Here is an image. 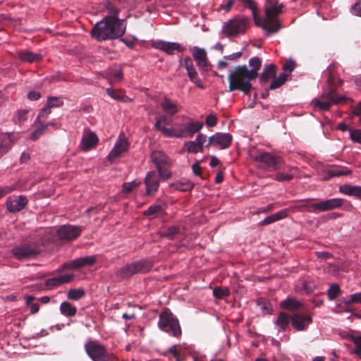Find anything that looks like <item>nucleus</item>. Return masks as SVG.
Instances as JSON below:
<instances>
[{"mask_svg":"<svg viewBox=\"0 0 361 361\" xmlns=\"http://www.w3.org/2000/svg\"><path fill=\"white\" fill-rule=\"evenodd\" d=\"M126 29L124 20L116 16H107L93 26L90 35L97 41L114 39L123 36Z\"/></svg>","mask_w":361,"mask_h":361,"instance_id":"f257e3e1","label":"nucleus"},{"mask_svg":"<svg viewBox=\"0 0 361 361\" xmlns=\"http://www.w3.org/2000/svg\"><path fill=\"white\" fill-rule=\"evenodd\" d=\"M228 80L229 81V92L239 90L247 95L252 89L251 81L255 78L252 76V72L248 71L247 66L243 65L237 66L230 70Z\"/></svg>","mask_w":361,"mask_h":361,"instance_id":"f03ea898","label":"nucleus"},{"mask_svg":"<svg viewBox=\"0 0 361 361\" xmlns=\"http://www.w3.org/2000/svg\"><path fill=\"white\" fill-rule=\"evenodd\" d=\"M312 199L302 200L300 204L291 207L292 209L297 210L300 212L319 213L324 212L343 207L345 200L341 198H331L319 200L317 202H312Z\"/></svg>","mask_w":361,"mask_h":361,"instance_id":"7ed1b4c3","label":"nucleus"},{"mask_svg":"<svg viewBox=\"0 0 361 361\" xmlns=\"http://www.w3.org/2000/svg\"><path fill=\"white\" fill-rule=\"evenodd\" d=\"M283 4H275L265 10L266 18L262 19L260 25L264 30L269 34L278 32L281 25L278 16L283 13Z\"/></svg>","mask_w":361,"mask_h":361,"instance_id":"20e7f679","label":"nucleus"},{"mask_svg":"<svg viewBox=\"0 0 361 361\" xmlns=\"http://www.w3.org/2000/svg\"><path fill=\"white\" fill-rule=\"evenodd\" d=\"M249 27L250 19L248 18L237 16L224 23L222 32L227 37H237L245 34Z\"/></svg>","mask_w":361,"mask_h":361,"instance_id":"39448f33","label":"nucleus"},{"mask_svg":"<svg viewBox=\"0 0 361 361\" xmlns=\"http://www.w3.org/2000/svg\"><path fill=\"white\" fill-rule=\"evenodd\" d=\"M152 266L151 261L142 259L126 264L116 271V276L119 279H129L135 274L149 272Z\"/></svg>","mask_w":361,"mask_h":361,"instance_id":"423d86ee","label":"nucleus"},{"mask_svg":"<svg viewBox=\"0 0 361 361\" xmlns=\"http://www.w3.org/2000/svg\"><path fill=\"white\" fill-rule=\"evenodd\" d=\"M158 326L160 329L173 336L178 337L181 335L178 319L173 315L169 309H166L159 314Z\"/></svg>","mask_w":361,"mask_h":361,"instance_id":"0eeeda50","label":"nucleus"},{"mask_svg":"<svg viewBox=\"0 0 361 361\" xmlns=\"http://www.w3.org/2000/svg\"><path fill=\"white\" fill-rule=\"evenodd\" d=\"M254 160L260 164L262 168L268 171H278L284 165V160L280 156L267 152H259Z\"/></svg>","mask_w":361,"mask_h":361,"instance_id":"6e6552de","label":"nucleus"},{"mask_svg":"<svg viewBox=\"0 0 361 361\" xmlns=\"http://www.w3.org/2000/svg\"><path fill=\"white\" fill-rule=\"evenodd\" d=\"M151 159L157 166L159 176L164 180L170 178L171 173L168 169L170 164L169 158L161 151H153L151 154Z\"/></svg>","mask_w":361,"mask_h":361,"instance_id":"1a4fd4ad","label":"nucleus"},{"mask_svg":"<svg viewBox=\"0 0 361 361\" xmlns=\"http://www.w3.org/2000/svg\"><path fill=\"white\" fill-rule=\"evenodd\" d=\"M85 348L86 353L93 361H108L109 360V355L102 345L90 341L85 344Z\"/></svg>","mask_w":361,"mask_h":361,"instance_id":"9d476101","label":"nucleus"},{"mask_svg":"<svg viewBox=\"0 0 361 361\" xmlns=\"http://www.w3.org/2000/svg\"><path fill=\"white\" fill-rule=\"evenodd\" d=\"M40 252L39 247L35 243H26L12 249L13 255L18 259H30Z\"/></svg>","mask_w":361,"mask_h":361,"instance_id":"9b49d317","label":"nucleus"},{"mask_svg":"<svg viewBox=\"0 0 361 361\" xmlns=\"http://www.w3.org/2000/svg\"><path fill=\"white\" fill-rule=\"evenodd\" d=\"M233 137L230 133H216L209 137L206 147H218L221 149H228L232 144Z\"/></svg>","mask_w":361,"mask_h":361,"instance_id":"f8f14e48","label":"nucleus"},{"mask_svg":"<svg viewBox=\"0 0 361 361\" xmlns=\"http://www.w3.org/2000/svg\"><path fill=\"white\" fill-rule=\"evenodd\" d=\"M28 200L25 195H12L6 199V204L8 211L11 213H16L25 208Z\"/></svg>","mask_w":361,"mask_h":361,"instance_id":"ddd939ff","label":"nucleus"},{"mask_svg":"<svg viewBox=\"0 0 361 361\" xmlns=\"http://www.w3.org/2000/svg\"><path fill=\"white\" fill-rule=\"evenodd\" d=\"M129 147V142L123 134H120L114 148L108 155V160L113 162L120 157L121 154L127 152Z\"/></svg>","mask_w":361,"mask_h":361,"instance_id":"4468645a","label":"nucleus"},{"mask_svg":"<svg viewBox=\"0 0 361 361\" xmlns=\"http://www.w3.org/2000/svg\"><path fill=\"white\" fill-rule=\"evenodd\" d=\"M290 320L292 326L298 331L305 330L312 322L311 316L300 312H293Z\"/></svg>","mask_w":361,"mask_h":361,"instance_id":"2eb2a0df","label":"nucleus"},{"mask_svg":"<svg viewBox=\"0 0 361 361\" xmlns=\"http://www.w3.org/2000/svg\"><path fill=\"white\" fill-rule=\"evenodd\" d=\"M179 128L180 138L192 137L203 128V123L201 121H193L182 124H178Z\"/></svg>","mask_w":361,"mask_h":361,"instance_id":"dca6fc26","label":"nucleus"},{"mask_svg":"<svg viewBox=\"0 0 361 361\" xmlns=\"http://www.w3.org/2000/svg\"><path fill=\"white\" fill-rule=\"evenodd\" d=\"M81 232L82 228L80 226L63 225L59 228L57 233L62 240H73L78 238Z\"/></svg>","mask_w":361,"mask_h":361,"instance_id":"f3484780","label":"nucleus"},{"mask_svg":"<svg viewBox=\"0 0 361 361\" xmlns=\"http://www.w3.org/2000/svg\"><path fill=\"white\" fill-rule=\"evenodd\" d=\"M332 83L333 81L331 80V78L329 76L328 78V86L322 94V98L330 101L335 104L345 103L348 100V98L338 95L336 92V89L333 87Z\"/></svg>","mask_w":361,"mask_h":361,"instance_id":"a211bd4d","label":"nucleus"},{"mask_svg":"<svg viewBox=\"0 0 361 361\" xmlns=\"http://www.w3.org/2000/svg\"><path fill=\"white\" fill-rule=\"evenodd\" d=\"M97 261L96 255H90L77 258L68 263H65L63 265V268L68 269H80L84 267H89L94 265Z\"/></svg>","mask_w":361,"mask_h":361,"instance_id":"6ab92c4d","label":"nucleus"},{"mask_svg":"<svg viewBox=\"0 0 361 361\" xmlns=\"http://www.w3.org/2000/svg\"><path fill=\"white\" fill-rule=\"evenodd\" d=\"M159 177H161L159 173L157 174L154 171L147 173L145 179L147 195H153L158 190L159 186Z\"/></svg>","mask_w":361,"mask_h":361,"instance_id":"aec40b11","label":"nucleus"},{"mask_svg":"<svg viewBox=\"0 0 361 361\" xmlns=\"http://www.w3.org/2000/svg\"><path fill=\"white\" fill-rule=\"evenodd\" d=\"M154 47L170 55L173 54L175 51L178 52H183L185 51V48L183 47L180 44L165 41L157 42Z\"/></svg>","mask_w":361,"mask_h":361,"instance_id":"412c9836","label":"nucleus"},{"mask_svg":"<svg viewBox=\"0 0 361 361\" xmlns=\"http://www.w3.org/2000/svg\"><path fill=\"white\" fill-rule=\"evenodd\" d=\"M98 142L97 135L92 131H86L83 133L80 142V147L83 151H88L96 147Z\"/></svg>","mask_w":361,"mask_h":361,"instance_id":"4be33fe9","label":"nucleus"},{"mask_svg":"<svg viewBox=\"0 0 361 361\" xmlns=\"http://www.w3.org/2000/svg\"><path fill=\"white\" fill-rule=\"evenodd\" d=\"M352 170L345 166H336L326 171L324 179L328 180L334 177H341L351 175Z\"/></svg>","mask_w":361,"mask_h":361,"instance_id":"5701e85b","label":"nucleus"},{"mask_svg":"<svg viewBox=\"0 0 361 361\" xmlns=\"http://www.w3.org/2000/svg\"><path fill=\"white\" fill-rule=\"evenodd\" d=\"M73 279V274H66L59 277L50 278L45 281V286L49 289H52L62 284L69 283Z\"/></svg>","mask_w":361,"mask_h":361,"instance_id":"b1692460","label":"nucleus"},{"mask_svg":"<svg viewBox=\"0 0 361 361\" xmlns=\"http://www.w3.org/2000/svg\"><path fill=\"white\" fill-rule=\"evenodd\" d=\"M160 106L161 109L170 116H173L179 111L177 102L172 101L166 96L163 98Z\"/></svg>","mask_w":361,"mask_h":361,"instance_id":"393cba45","label":"nucleus"},{"mask_svg":"<svg viewBox=\"0 0 361 361\" xmlns=\"http://www.w3.org/2000/svg\"><path fill=\"white\" fill-rule=\"evenodd\" d=\"M195 184L188 178H182L174 183H170L169 187L181 192H189L194 188Z\"/></svg>","mask_w":361,"mask_h":361,"instance_id":"a878e982","label":"nucleus"},{"mask_svg":"<svg viewBox=\"0 0 361 361\" xmlns=\"http://www.w3.org/2000/svg\"><path fill=\"white\" fill-rule=\"evenodd\" d=\"M338 191L342 194L361 199V186L344 184L339 186Z\"/></svg>","mask_w":361,"mask_h":361,"instance_id":"bb28decb","label":"nucleus"},{"mask_svg":"<svg viewBox=\"0 0 361 361\" xmlns=\"http://www.w3.org/2000/svg\"><path fill=\"white\" fill-rule=\"evenodd\" d=\"M276 75V66L273 63L267 65L264 68L263 71L259 76V82L261 84L266 83L269 80L274 78Z\"/></svg>","mask_w":361,"mask_h":361,"instance_id":"cd10ccee","label":"nucleus"},{"mask_svg":"<svg viewBox=\"0 0 361 361\" xmlns=\"http://www.w3.org/2000/svg\"><path fill=\"white\" fill-rule=\"evenodd\" d=\"M18 55L21 61L29 63L37 62L42 59L40 54H35L27 50L20 51Z\"/></svg>","mask_w":361,"mask_h":361,"instance_id":"c85d7f7f","label":"nucleus"},{"mask_svg":"<svg viewBox=\"0 0 361 361\" xmlns=\"http://www.w3.org/2000/svg\"><path fill=\"white\" fill-rule=\"evenodd\" d=\"M245 7L250 8L252 11L253 19L256 25L259 26L262 18L257 14V7L254 0H240Z\"/></svg>","mask_w":361,"mask_h":361,"instance_id":"c756f323","label":"nucleus"},{"mask_svg":"<svg viewBox=\"0 0 361 361\" xmlns=\"http://www.w3.org/2000/svg\"><path fill=\"white\" fill-rule=\"evenodd\" d=\"M61 313L66 317H74L77 313V308L69 302H63L60 305Z\"/></svg>","mask_w":361,"mask_h":361,"instance_id":"7c9ffc66","label":"nucleus"},{"mask_svg":"<svg viewBox=\"0 0 361 361\" xmlns=\"http://www.w3.org/2000/svg\"><path fill=\"white\" fill-rule=\"evenodd\" d=\"M249 66L251 69H248V71L252 72V76L256 79L259 76L258 71L262 66V61L257 57H252L249 60Z\"/></svg>","mask_w":361,"mask_h":361,"instance_id":"2f4dec72","label":"nucleus"},{"mask_svg":"<svg viewBox=\"0 0 361 361\" xmlns=\"http://www.w3.org/2000/svg\"><path fill=\"white\" fill-rule=\"evenodd\" d=\"M290 320V317H289L286 313L281 312L279 314L277 319L275 322L276 325L279 327L281 330L285 331L288 327Z\"/></svg>","mask_w":361,"mask_h":361,"instance_id":"473e14b6","label":"nucleus"},{"mask_svg":"<svg viewBox=\"0 0 361 361\" xmlns=\"http://www.w3.org/2000/svg\"><path fill=\"white\" fill-rule=\"evenodd\" d=\"M188 76L190 78V81L195 84V85L202 89H204V85L201 81V80L198 77V73L195 70V68H192L191 69L187 70Z\"/></svg>","mask_w":361,"mask_h":361,"instance_id":"72a5a7b5","label":"nucleus"},{"mask_svg":"<svg viewBox=\"0 0 361 361\" xmlns=\"http://www.w3.org/2000/svg\"><path fill=\"white\" fill-rule=\"evenodd\" d=\"M180 233V228L178 226H172L167 228L162 233V236L166 238L169 240L175 239L178 235Z\"/></svg>","mask_w":361,"mask_h":361,"instance_id":"f704fd0d","label":"nucleus"},{"mask_svg":"<svg viewBox=\"0 0 361 361\" xmlns=\"http://www.w3.org/2000/svg\"><path fill=\"white\" fill-rule=\"evenodd\" d=\"M106 92L111 97L116 100L126 102L128 99V97L124 94L123 91L121 90H113L107 88Z\"/></svg>","mask_w":361,"mask_h":361,"instance_id":"c9c22d12","label":"nucleus"},{"mask_svg":"<svg viewBox=\"0 0 361 361\" xmlns=\"http://www.w3.org/2000/svg\"><path fill=\"white\" fill-rule=\"evenodd\" d=\"M282 308L289 310H298L302 304L295 299H286L281 302Z\"/></svg>","mask_w":361,"mask_h":361,"instance_id":"e433bc0d","label":"nucleus"},{"mask_svg":"<svg viewBox=\"0 0 361 361\" xmlns=\"http://www.w3.org/2000/svg\"><path fill=\"white\" fill-rule=\"evenodd\" d=\"M85 295V291L83 288L70 289L67 293L68 298L72 300H78L83 298Z\"/></svg>","mask_w":361,"mask_h":361,"instance_id":"4c0bfd02","label":"nucleus"},{"mask_svg":"<svg viewBox=\"0 0 361 361\" xmlns=\"http://www.w3.org/2000/svg\"><path fill=\"white\" fill-rule=\"evenodd\" d=\"M257 305L264 313L271 314L273 309L271 302L264 298H259L257 300Z\"/></svg>","mask_w":361,"mask_h":361,"instance_id":"58836bf2","label":"nucleus"},{"mask_svg":"<svg viewBox=\"0 0 361 361\" xmlns=\"http://www.w3.org/2000/svg\"><path fill=\"white\" fill-rule=\"evenodd\" d=\"M192 54L197 63L201 61H204L207 57V52L204 49L194 47L192 49Z\"/></svg>","mask_w":361,"mask_h":361,"instance_id":"ea45409f","label":"nucleus"},{"mask_svg":"<svg viewBox=\"0 0 361 361\" xmlns=\"http://www.w3.org/2000/svg\"><path fill=\"white\" fill-rule=\"evenodd\" d=\"M312 103L314 104V107L315 109H319L321 111H329L331 105L334 104L326 99L325 101H320L319 99H314L312 101Z\"/></svg>","mask_w":361,"mask_h":361,"instance_id":"a19ab883","label":"nucleus"},{"mask_svg":"<svg viewBox=\"0 0 361 361\" xmlns=\"http://www.w3.org/2000/svg\"><path fill=\"white\" fill-rule=\"evenodd\" d=\"M231 292L228 288L216 286L213 289V295L217 299H223L229 296Z\"/></svg>","mask_w":361,"mask_h":361,"instance_id":"79ce46f5","label":"nucleus"},{"mask_svg":"<svg viewBox=\"0 0 361 361\" xmlns=\"http://www.w3.org/2000/svg\"><path fill=\"white\" fill-rule=\"evenodd\" d=\"M188 153L197 154L203 152L204 149L195 141H188L184 143Z\"/></svg>","mask_w":361,"mask_h":361,"instance_id":"37998d69","label":"nucleus"},{"mask_svg":"<svg viewBox=\"0 0 361 361\" xmlns=\"http://www.w3.org/2000/svg\"><path fill=\"white\" fill-rule=\"evenodd\" d=\"M288 75L285 73L280 75L276 79H274L269 85V90H275L283 85L287 80Z\"/></svg>","mask_w":361,"mask_h":361,"instance_id":"c03bdc74","label":"nucleus"},{"mask_svg":"<svg viewBox=\"0 0 361 361\" xmlns=\"http://www.w3.org/2000/svg\"><path fill=\"white\" fill-rule=\"evenodd\" d=\"M162 134L167 137H178L180 138L179 134V128L178 124H176L175 127L173 128H162V131H161Z\"/></svg>","mask_w":361,"mask_h":361,"instance_id":"a18cd8bd","label":"nucleus"},{"mask_svg":"<svg viewBox=\"0 0 361 361\" xmlns=\"http://www.w3.org/2000/svg\"><path fill=\"white\" fill-rule=\"evenodd\" d=\"M39 126L32 132L30 135V139L32 140H37L47 128V125H44L43 122L38 123Z\"/></svg>","mask_w":361,"mask_h":361,"instance_id":"49530a36","label":"nucleus"},{"mask_svg":"<svg viewBox=\"0 0 361 361\" xmlns=\"http://www.w3.org/2000/svg\"><path fill=\"white\" fill-rule=\"evenodd\" d=\"M35 299V298L33 295H28L25 298L26 305L30 307L31 314H36L39 310V303H32Z\"/></svg>","mask_w":361,"mask_h":361,"instance_id":"de8ad7c7","label":"nucleus"},{"mask_svg":"<svg viewBox=\"0 0 361 361\" xmlns=\"http://www.w3.org/2000/svg\"><path fill=\"white\" fill-rule=\"evenodd\" d=\"M164 212L163 207L159 204H153L151 205L147 210L144 212V215L145 216H153L159 214H162Z\"/></svg>","mask_w":361,"mask_h":361,"instance_id":"09e8293b","label":"nucleus"},{"mask_svg":"<svg viewBox=\"0 0 361 361\" xmlns=\"http://www.w3.org/2000/svg\"><path fill=\"white\" fill-rule=\"evenodd\" d=\"M51 112V109L46 105L41 109L35 122L36 123L43 122L44 120L48 118Z\"/></svg>","mask_w":361,"mask_h":361,"instance_id":"8fccbe9b","label":"nucleus"},{"mask_svg":"<svg viewBox=\"0 0 361 361\" xmlns=\"http://www.w3.org/2000/svg\"><path fill=\"white\" fill-rule=\"evenodd\" d=\"M341 293V288L337 284H332L328 290V297L330 300H334Z\"/></svg>","mask_w":361,"mask_h":361,"instance_id":"3c124183","label":"nucleus"},{"mask_svg":"<svg viewBox=\"0 0 361 361\" xmlns=\"http://www.w3.org/2000/svg\"><path fill=\"white\" fill-rule=\"evenodd\" d=\"M11 147V140L9 137H5L0 144V158L4 156Z\"/></svg>","mask_w":361,"mask_h":361,"instance_id":"603ef678","label":"nucleus"},{"mask_svg":"<svg viewBox=\"0 0 361 361\" xmlns=\"http://www.w3.org/2000/svg\"><path fill=\"white\" fill-rule=\"evenodd\" d=\"M63 104V102L59 97H48L47 103L46 105L51 109L53 107H59L62 106Z\"/></svg>","mask_w":361,"mask_h":361,"instance_id":"864d4df0","label":"nucleus"},{"mask_svg":"<svg viewBox=\"0 0 361 361\" xmlns=\"http://www.w3.org/2000/svg\"><path fill=\"white\" fill-rule=\"evenodd\" d=\"M165 123L166 125H169V121L166 116H161L157 118L156 123L154 124V128L159 131H162V128H166V127L163 126L162 124Z\"/></svg>","mask_w":361,"mask_h":361,"instance_id":"5fc2aeb1","label":"nucleus"},{"mask_svg":"<svg viewBox=\"0 0 361 361\" xmlns=\"http://www.w3.org/2000/svg\"><path fill=\"white\" fill-rule=\"evenodd\" d=\"M345 303L347 305H351L353 303L361 304V292L348 296L347 299L345 300Z\"/></svg>","mask_w":361,"mask_h":361,"instance_id":"6e6d98bb","label":"nucleus"},{"mask_svg":"<svg viewBox=\"0 0 361 361\" xmlns=\"http://www.w3.org/2000/svg\"><path fill=\"white\" fill-rule=\"evenodd\" d=\"M140 185V183L136 181L124 183L123 184V192L124 193H128L133 191L135 188H136Z\"/></svg>","mask_w":361,"mask_h":361,"instance_id":"4d7b16f0","label":"nucleus"},{"mask_svg":"<svg viewBox=\"0 0 361 361\" xmlns=\"http://www.w3.org/2000/svg\"><path fill=\"white\" fill-rule=\"evenodd\" d=\"M294 178L293 174H285L281 172H278L275 175L274 179L279 182L290 181Z\"/></svg>","mask_w":361,"mask_h":361,"instance_id":"13d9d810","label":"nucleus"},{"mask_svg":"<svg viewBox=\"0 0 361 361\" xmlns=\"http://www.w3.org/2000/svg\"><path fill=\"white\" fill-rule=\"evenodd\" d=\"M350 137L353 142L361 143V130H350Z\"/></svg>","mask_w":361,"mask_h":361,"instance_id":"bf43d9fd","label":"nucleus"},{"mask_svg":"<svg viewBox=\"0 0 361 361\" xmlns=\"http://www.w3.org/2000/svg\"><path fill=\"white\" fill-rule=\"evenodd\" d=\"M123 78V73L121 69L116 71L109 78L111 82L121 81Z\"/></svg>","mask_w":361,"mask_h":361,"instance_id":"052dcab7","label":"nucleus"},{"mask_svg":"<svg viewBox=\"0 0 361 361\" xmlns=\"http://www.w3.org/2000/svg\"><path fill=\"white\" fill-rule=\"evenodd\" d=\"M180 66L184 67L186 71L194 68L192 60L190 57H187L185 59H180Z\"/></svg>","mask_w":361,"mask_h":361,"instance_id":"680f3d73","label":"nucleus"},{"mask_svg":"<svg viewBox=\"0 0 361 361\" xmlns=\"http://www.w3.org/2000/svg\"><path fill=\"white\" fill-rule=\"evenodd\" d=\"M197 66L204 72H208L212 66L210 62L208 61L207 57L204 61L198 62Z\"/></svg>","mask_w":361,"mask_h":361,"instance_id":"e2e57ef3","label":"nucleus"},{"mask_svg":"<svg viewBox=\"0 0 361 361\" xmlns=\"http://www.w3.org/2000/svg\"><path fill=\"white\" fill-rule=\"evenodd\" d=\"M197 66L204 72H208L212 66L210 62L208 61L207 57L204 61L198 62Z\"/></svg>","mask_w":361,"mask_h":361,"instance_id":"0e129e2a","label":"nucleus"},{"mask_svg":"<svg viewBox=\"0 0 361 361\" xmlns=\"http://www.w3.org/2000/svg\"><path fill=\"white\" fill-rule=\"evenodd\" d=\"M205 123L208 127H214L217 123V118L214 114H209L207 116Z\"/></svg>","mask_w":361,"mask_h":361,"instance_id":"69168bd1","label":"nucleus"},{"mask_svg":"<svg viewBox=\"0 0 361 361\" xmlns=\"http://www.w3.org/2000/svg\"><path fill=\"white\" fill-rule=\"evenodd\" d=\"M353 341L355 345V353L356 355L361 357V336L355 338Z\"/></svg>","mask_w":361,"mask_h":361,"instance_id":"338daca9","label":"nucleus"},{"mask_svg":"<svg viewBox=\"0 0 361 361\" xmlns=\"http://www.w3.org/2000/svg\"><path fill=\"white\" fill-rule=\"evenodd\" d=\"M351 12L355 16H361V1L355 3L352 6Z\"/></svg>","mask_w":361,"mask_h":361,"instance_id":"774afa93","label":"nucleus"}]
</instances>
